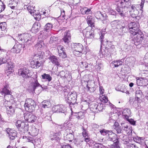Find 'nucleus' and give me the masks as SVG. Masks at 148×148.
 Returning a JSON list of instances; mask_svg holds the SVG:
<instances>
[{
    "label": "nucleus",
    "instance_id": "f257e3e1",
    "mask_svg": "<svg viewBox=\"0 0 148 148\" xmlns=\"http://www.w3.org/2000/svg\"><path fill=\"white\" fill-rule=\"evenodd\" d=\"M108 140L113 142V144L111 145V148H120L119 145V138L116 134L111 131L109 132Z\"/></svg>",
    "mask_w": 148,
    "mask_h": 148
},
{
    "label": "nucleus",
    "instance_id": "f03ea898",
    "mask_svg": "<svg viewBox=\"0 0 148 148\" xmlns=\"http://www.w3.org/2000/svg\"><path fill=\"white\" fill-rule=\"evenodd\" d=\"M36 106L35 101L31 99H27L24 105L25 110L30 112L35 110Z\"/></svg>",
    "mask_w": 148,
    "mask_h": 148
},
{
    "label": "nucleus",
    "instance_id": "7ed1b4c3",
    "mask_svg": "<svg viewBox=\"0 0 148 148\" xmlns=\"http://www.w3.org/2000/svg\"><path fill=\"white\" fill-rule=\"evenodd\" d=\"M90 110L94 113L98 112L103 109V104L102 103L94 102L89 106Z\"/></svg>",
    "mask_w": 148,
    "mask_h": 148
},
{
    "label": "nucleus",
    "instance_id": "20e7f679",
    "mask_svg": "<svg viewBox=\"0 0 148 148\" xmlns=\"http://www.w3.org/2000/svg\"><path fill=\"white\" fill-rule=\"evenodd\" d=\"M83 35L88 38L86 41H88V38L92 39L94 38V33L93 30L90 27H88L83 30Z\"/></svg>",
    "mask_w": 148,
    "mask_h": 148
},
{
    "label": "nucleus",
    "instance_id": "39448f33",
    "mask_svg": "<svg viewBox=\"0 0 148 148\" xmlns=\"http://www.w3.org/2000/svg\"><path fill=\"white\" fill-rule=\"evenodd\" d=\"M77 95L75 92H69L65 97V100L69 103H74L76 101Z\"/></svg>",
    "mask_w": 148,
    "mask_h": 148
},
{
    "label": "nucleus",
    "instance_id": "423d86ee",
    "mask_svg": "<svg viewBox=\"0 0 148 148\" xmlns=\"http://www.w3.org/2000/svg\"><path fill=\"white\" fill-rule=\"evenodd\" d=\"M16 126L18 128L23 129L24 132H27L29 130V125L27 122H25L20 120L17 121L15 124Z\"/></svg>",
    "mask_w": 148,
    "mask_h": 148
},
{
    "label": "nucleus",
    "instance_id": "0eeeda50",
    "mask_svg": "<svg viewBox=\"0 0 148 148\" xmlns=\"http://www.w3.org/2000/svg\"><path fill=\"white\" fill-rule=\"evenodd\" d=\"M18 74L23 77L27 78L31 76L32 73L29 70L23 68L19 70Z\"/></svg>",
    "mask_w": 148,
    "mask_h": 148
},
{
    "label": "nucleus",
    "instance_id": "6e6552de",
    "mask_svg": "<svg viewBox=\"0 0 148 148\" xmlns=\"http://www.w3.org/2000/svg\"><path fill=\"white\" fill-rule=\"evenodd\" d=\"M73 132L71 129H67L64 134V139L71 142L74 138Z\"/></svg>",
    "mask_w": 148,
    "mask_h": 148
},
{
    "label": "nucleus",
    "instance_id": "1a4fd4ad",
    "mask_svg": "<svg viewBox=\"0 0 148 148\" xmlns=\"http://www.w3.org/2000/svg\"><path fill=\"white\" fill-rule=\"evenodd\" d=\"M37 77V75H34V77L32 79L31 84L32 88V89L34 91L36 88L41 86L38 82Z\"/></svg>",
    "mask_w": 148,
    "mask_h": 148
},
{
    "label": "nucleus",
    "instance_id": "9d476101",
    "mask_svg": "<svg viewBox=\"0 0 148 148\" xmlns=\"http://www.w3.org/2000/svg\"><path fill=\"white\" fill-rule=\"evenodd\" d=\"M24 117L25 121L30 123L34 122L36 119V117L32 114L25 113Z\"/></svg>",
    "mask_w": 148,
    "mask_h": 148
},
{
    "label": "nucleus",
    "instance_id": "9b49d317",
    "mask_svg": "<svg viewBox=\"0 0 148 148\" xmlns=\"http://www.w3.org/2000/svg\"><path fill=\"white\" fill-rule=\"evenodd\" d=\"M86 83H87L86 86L88 90V91L89 92H93L95 90V83L92 80L88 81L87 82L84 81Z\"/></svg>",
    "mask_w": 148,
    "mask_h": 148
},
{
    "label": "nucleus",
    "instance_id": "f8f14e48",
    "mask_svg": "<svg viewBox=\"0 0 148 148\" xmlns=\"http://www.w3.org/2000/svg\"><path fill=\"white\" fill-rule=\"evenodd\" d=\"M6 132L11 140H14L16 137L17 132L15 130L8 128H7Z\"/></svg>",
    "mask_w": 148,
    "mask_h": 148
},
{
    "label": "nucleus",
    "instance_id": "ddd939ff",
    "mask_svg": "<svg viewBox=\"0 0 148 148\" xmlns=\"http://www.w3.org/2000/svg\"><path fill=\"white\" fill-rule=\"evenodd\" d=\"M136 35V36L134 37V41L138 42L139 44L142 42H145V40L144 39V35L142 32H140Z\"/></svg>",
    "mask_w": 148,
    "mask_h": 148
},
{
    "label": "nucleus",
    "instance_id": "4468645a",
    "mask_svg": "<svg viewBox=\"0 0 148 148\" xmlns=\"http://www.w3.org/2000/svg\"><path fill=\"white\" fill-rule=\"evenodd\" d=\"M31 35L28 33H23L18 34V37L21 40H24L25 42H27L30 41Z\"/></svg>",
    "mask_w": 148,
    "mask_h": 148
},
{
    "label": "nucleus",
    "instance_id": "2eb2a0df",
    "mask_svg": "<svg viewBox=\"0 0 148 148\" xmlns=\"http://www.w3.org/2000/svg\"><path fill=\"white\" fill-rule=\"evenodd\" d=\"M137 84L139 86H146L148 84V80L143 78H139L137 79Z\"/></svg>",
    "mask_w": 148,
    "mask_h": 148
},
{
    "label": "nucleus",
    "instance_id": "dca6fc26",
    "mask_svg": "<svg viewBox=\"0 0 148 148\" xmlns=\"http://www.w3.org/2000/svg\"><path fill=\"white\" fill-rule=\"evenodd\" d=\"M63 105H57L53 107L52 110L54 112L60 113L64 112V109Z\"/></svg>",
    "mask_w": 148,
    "mask_h": 148
},
{
    "label": "nucleus",
    "instance_id": "f3484780",
    "mask_svg": "<svg viewBox=\"0 0 148 148\" xmlns=\"http://www.w3.org/2000/svg\"><path fill=\"white\" fill-rule=\"evenodd\" d=\"M22 47V45L19 43H16L11 49V52L15 53H19L20 52Z\"/></svg>",
    "mask_w": 148,
    "mask_h": 148
},
{
    "label": "nucleus",
    "instance_id": "a211bd4d",
    "mask_svg": "<svg viewBox=\"0 0 148 148\" xmlns=\"http://www.w3.org/2000/svg\"><path fill=\"white\" fill-rule=\"evenodd\" d=\"M100 101H101V102L105 103H108V104H109L112 108H114L115 106L114 105L111 103L109 101L108 102V99L107 96H106L105 95H100Z\"/></svg>",
    "mask_w": 148,
    "mask_h": 148
},
{
    "label": "nucleus",
    "instance_id": "6ab92c4d",
    "mask_svg": "<svg viewBox=\"0 0 148 148\" xmlns=\"http://www.w3.org/2000/svg\"><path fill=\"white\" fill-rule=\"evenodd\" d=\"M82 135L84 137V138L83 139V140L81 141L82 142H83V140H84L87 143L90 141V138L88 137L89 136L88 132L86 130L84 129L83 127V131L82 132Z\"/></svg>",
    "mask_w": 148,
    "mask_h": 148
},
{
    "label": "nucleus",
    "instance_id": "aec40b11",
    "mask_svg": "<svg viewBox=\"0 0 148 148\" xmlns=\"http://www.w3.org/2000/svg\"><path fill=\"white\" fill-rule=\"evenodd\" d=\"M8 62L6 64V67H5L6 70L10 72L13 70V68L14 67V65L13 63L10 60H8Z\"/></svg>",
    "mask_w": 148,
    "mask_h": 148
},
{
    "label": "nucleus",
    "instance_id": "412c9836",
    "mask_svg": "<svg viewBox=\"0 0 148 148\" xmlns=\"http://www.w3.org/2000/svg\"><path fill=\"white\" fill-rule=\"evenodd\" d=\"M25 8H27L28 11L31 14H33L34 12H35L34 10L35 6L33 4H30L27 5H26Z\"/></svg>",
    "mask_w": 148,
    "mask_h": 148
},
{
    "label": "nucleus",
    "instance_id": "4be33fe9",
    "mask_svg": "<svg viewBox=\"0 0 148 148\" xmlns=\"http://www.w3.org/2000/svg\"><path fill=\"white\" fill-rule=\"evenodd\" d=\"M40 28V24L35 23L33 24L31 30L33 33H36L38 32Z\"/></svg>",
    "mask_w": 148,
    "mask_h": 148
},
{
    "label": "nucleus",
    "instance_id": "5701e85b",
    "mask_svg": "<svg viewBox=\"0 0 148 148\" xmlns=\"http://www.w3.org/2000/svg\"><path fill=\"white\" fill-rule=\"evenodd\" d=\"M45 47V44L42 41H40L35 45V47L38 50H42Z\"/></svg>",
    "mask_w": 148,
    "mask_h": 148
},
{
    "label": "nucleus",
    "instance_id": "b1692460",
    "mask_svg": "<svg viewBox=\"0 0 148 148\" xmlns=\"http://www.w3.org/2000/svg\"><path fill=\"white\" fill-rule=\"evenodd\" d=\"M31 128L29 132L33 136H35L37 135L38 132V130L35 127V126L31 127Z\"/></svg>",
    "mask_w": 148,
    "mask_h": 148
},
{
    "label": "nucleus",
    "instance_id": "393cba45",
    "mask_svg": "<svg viewBox=\"0 0 148 148\" xmlns=\"http://www.w3.org/2000/svg\"><path fill=\"white\" fill-rule=\"evenodd\" d=\"M133 139L134 141L141 145L143 144L144 142V138L143 137L137 136L134 137Z\"/></svg>",
    "mask_w": 148,
    "mask_h": 148
},
{
    "label": "nucleus",
    "instance_id": "a878e982",
    "mask_svg": "<svg viewBox=\"0 0 148 148\" xmlns=\"http://www.w3.org/2000/svg\"><path fill=\"white\" fill-rule=\"evenodd\" d=\"M5 106L7 109V112L8 114H9L10 115H12L14 112V108H13L12 106Z\"/></svg>",
    "mask_w": 148,
    "mask_h": 148
},
{
    "label": "nucleus",
    "instance_id": "bb28decb",
    "mask_svg": "<svg viewBox=\"0 0 148 148\" xmlns=\"http://www.w3.org/2000/svg\"><path fill=\"white\" fill-rule=\"evenodd\" d=\"M9 86L7 85L4 86V88H3L1 91V93L3 95V94L4 95H9L10 94V91L8 89Z\"/></svg>",
    "mask_w": 148,
    "mask_h": 148
},
{
    "label": "nucleus",
    "instance_id": "cd10ccee",
    "mask_svg": "<svg viewBox=\"0 0 148 148\" xmlns=\"http://www.w3.org/2000/svg\"><path fill=\"white\" fill-rule=\"evenodd\" d=\"M49 60L53 63L59 66V61L58 59L56 56H50L49 58Z\"/></svg>",
    "mask_w": 148,
    "mask_h": 148
},
{
    "label": "nucleus",
    "instance_id": "c85d7f7f",
    "mask_svg": "<svg viewBox=\"0 0 148 148\" xmlns=\"http://www.w3.org/2000/svg\"><path fill=\"white\" fill-rule=\"evenodd\" d=\"M107 17L108 16L105 13L103 14L102 13L101 20L103 24H106L108 22V20L107 19Z\"/></svg>",
    "mask_w": 148,
    "mask_h": 148
},
{
    "label": "nucleus",
    "instance_id": "c756f323",
    "mask_svg": "<svg viewBox=\"0 0 148 148\" xmlns=\"http://www.w3.org/2000/svg\"><path fill=\"white\" fill-rule=\"evenodd\" d=\"M70 34L67 33L64 35V37L63 38V40L65 43L68 44L70 42Z\"/></svg>",
    "mask_w": 148,
    "mask_h": 148
},
{
    "label": "nucleus",
    "instance_id": "7c9ffc66",
    "mask_svg": "<svg viewBox=\"0 0 148 148\" xmlns=\"http://www.w3.org/2000/svg\"><path fill=\"white\" fill-rule=\"evenodd\" d=\"M42 108H48L51 106V104L49 101L45 100L42 103Z\"/></svg>",
    "mask_w": 148,
    "mask_h": 148
},
{
    "label": "nucleus",
    "instance_id": "2f4dec72",
    "mask_svg": "<svg viewBox=\"0 0 148 148\" xmlns=\"http://www.w3.org/2000/svg\"><path fill=\"white\" fill-rule=\"evenodd\" d=\"M129 28H134L139 29V25L138 23L136 22H132L128 25Z\"/></svg>",
    "mask_w": 148,
    "mask_h": 148
},
{
    "label": "nucleus",
    "instance_id": "473e14b6",
    "mask_svg": "<svg viewBox=\"0 0 148 148\" xmlns=\"http://www.w3.org/2000/svg\"><path fill=\"white\" fill-rule=\"evenodd\" d=\"M83 46L80 43H78L76 49L74 50V52H77L78 53H81L83 49Z\"/></svg>",
    "mask_w": 148,
    "mask_h": 148
},
{
    "label": "nucleus",
    "instance_id": "72a5a7b5",
    "mask_svg": "<svg viewBox=\"0 0 148 148\" xmlns=\"http://www.w3.org/2000/svg\"><path fill=\"white\" fill-rule=\"evenodd\" d=\"M122 62L119 60L114 61L111 63V65L113 67H117L119 66L122 64Z\"/></svg>",
    "mask_w": 148,
    "mask_h": 148
},
{
    "label": "nucleus",
    "instance_id": "f704fd0d",
    "mask_svg": "<svg viewBox=\"0 0 148 148\" xmlns=\"http://www.w3.org/2000/svg\"><path fill=\"white\" fill-rule=\"evenodd\" d=\"M80 11L81 13L83 14H88L90 13L91 12V10L87 8L84 7L81 9Z\"/></svg>",
    "mask_w": 148,
    "mask_h": 148
},
{
    "label": "nucleus",
    "instance_id": "c9c22d12",
    "mask_svg": "<svg viewBox=\"0 0 148 148\" xmlns=\"http://www.w3.org/2000/svg\"><path fill=\"white\" fill-rule=\"evenodd\" d=\"M143 96V95L141 91L140 90H137L136 91V97L137 100L138 101L140 100L141 98Z\"/></svg>",
    "mask_w": 148,
    "mask_h": 148
},
{
    "label": "nucleus",
    "instance_id": "e433bc0d",
    "mask_svg": "<svg viewBox=\"0 0 148 148\" xmlns=\"http://www.w3.org/2000/svg\"><path fill=\"white\" fill-rule=\"evenodd\" d=\"M53 27V25L50 23H47L45 26L44 30L47 32H49Z\"/></svg>",
    "mask_w": 148,
    "mask_h": 148
},
{
    "label": "nucleus",
    "instance_id": "4c0bfd02",
    "mask_svg": "<svg viewBox=\"0 0 148 148\" xmlns=\"http://www.w3.org/2000/svg\"><path fill=\"white\" fill-rule=\"evenodd\" d=\"M107 45L108 46L107 47H106L109 49L110 51H111L112 52L114 51H115V49L114 45H112L111 43L110 42H108L107 41Z\"/></svg>",
    "mask_w": 148,
    "mask_h": 148
},
{
    "label": "nucleus",
    "instance_id": "58836bf2",
    "mask_svg": "<svg viewBox=\"0 0 148 148\" xmlns=\"http://www.w3.org/2000/svg\"><path fill=\"white\" fill-rule=\"evenodd\" d=\"M41 76L42 79H46L48 82H50L52 80V77L49 74L44 73Z\"/></svg>",
    "mask_w": 148,
    "mask_h": 148
},
{
    "label": "nucleus",
    "instance_id": "ea45409f",
    "mask_svg": "<svg viewBox=\"0 0 148 148\" xmlns=\"http://www.w3.org/2000/svg\"><path fill=\"white\" fill-rule=\"evenodd\" d=\"M123 9V8L120 7L119 6H117L116 9V11L119 13L121 16L122 17H124L125 16Z\"/></svg>",
    "mask_w": 148,
    "mask_h": 148
},
{
    "label": "nucleus",
    "instance_id": "a19ab883",
    "mask_svg": "<svg viewBox=\"0 0 148 148\" xmlns=\"http://www.w3.org/2000/svg\"><path fill=\"white\" fill-rule=\"evenodd\" d=\"M41 65V64L38 61L35 62L33 61L31 62V66L33 68L36 69L40 66Z\"/></svg>",
    "mask_w": 148,
    "mask_h": 148
},
{
    "label": "nucleus",
    "instance_id": "79ce46f5",
    "mask_svg": "<svg viewBox=\"0 0 148 148\" xmlns=\"http://www.w3.org/2000/svg\"><path fill=\"white\" fill-rule=\"evenodd\" d=\"M8 60H10L8 58V56H4L0 58V62H1V64L3 63H7Z\"/></svg>",
    "mask_w": 148,
    "mask_h": 148
},
{
    "label": "nucleus",
    "instance_id": "37998d69",
    "mask_svg": "<svg viewBox=\"0 0 148 148\" xmlns=\"http://www.w3.org/2000/svg\"><path fill=\"white\" fill-rule=\"evenodd\" d=\"M130 33L133 35L135 36L138 33L139 29L134 28H129Z\"/></svg>",
    "mask_w": 148,
    "mask_h": 148
},
{
    "label": "nucleus",
    "instance_id": "c03bdc74",
    "mask_svg": "<svg viewBox=\"0 0 148 148\" xmlns=\"http://www.w3.org/2000/svg\"><path fill=\"white\" fill-rule=\"evenodd\" d=\"M131 10L130 12L131 14L133 15V16L134 17V16H136L137 15L138 11L136 9L134 8L133 6L131 7Z\"/></svg>",
    "mask_w": 148,
    "mask_h": 148
},
{
    "label": "nucleus",
    "instance_id": "a18cd8bd",
    "mask_svg": "<svg viewBox=\"0 0 148 148\" xmlns=\"http://www.w3.org/2000/svg\"><path fill=\"white\" fill-rule=\"evenodd\" d=\"M58 135V134L57 133L53 134V135L51 136V139L52 140H59Z\"/></svg>",
    "mask_w": 148,
    "mask_h": 148
},
{
    "label": "nucleus",
    "instance_id": "49530a36",
    "mask_svg": "<svg viewBox=\"0 0 148 148\" xmlns=\"http://www.w3.org/2000/svg\"><path fill=\"white\" fill-rule=\"evenodd\" d=\"M35 12H34V13L33 14H31L33 16L34 18L37 21H39L41 17V14L37 13H35L34 14Z\"/></svg>",
    "mask_w": 148,
    "mask_h": 148
},
{
    "label": "nucleus",
    "instance_id": "de8ad7c7",
    "mask_svg": "<svg viewBox=\"0 0 148 148\" xmlns=\"http://www.w3.org/2000/svg\"><path fill=\"white\" fill-rule=\"evenodd\" d=\"M122 127L123 130H125L126 131V132L127 134L129 133L130 132H132V129L131 127H129V131H128L127 129H128L129 127L128 126V125L126 124H125Z\"/></svg>",
    "mask_w": 148,
    "mask_h": 148
},
{
    "label": "nucleus",
    "instance_id": "09e8293b",
    "mask_svg": "<svg viewBox=\"0 0 148 148\" xmlns=\"http://www.w3.org/2000/svg\"><path fill=\"white\" fill-rule=\"evenodd\" d=\"M5 8V6L3 2L0 0V12L3 11Z\"/></svg>",
    "mask_w": 148,
    "mask_h": 148
},
{
    "label": "nucleus",
    "instance_id": "8fccbe9b",
    "mask_svg": "<svg viewBox=\"0 0 148 148\" xmlns=\"http://www.w3.org/2000/svg\"><path fill=\"white\" fill-rule=\"evenodd\" d=\"M0 28L2 30H5L6 29V23L4 22L0 23Z\"/></svg>",
    "mask_w": 148,
    "mask_h": 148
},
{
    "label": "nucleus",
    "instance_id": "3c124183",
    "mask_svg": "<svg viewBox=\"0 0 148 148\" xmlns=\"http://www.w3.org/2000/svg\"><path fill=\"white\" fill-rule=\"evenodd\" d=\"M123 114H126L127 115H130L131 111L130 109L126 108L124 109L122 112Z\"/></svg>",
    "mask_w": 148,
    "mask_h": 148
},
{
    "label": "nucleus",
    "instance_id": "603ef678",
    "mask_svg": "<svg viewBox=\"0 0 148 148\" xmlns=\"http://www.w3.org/2000/svg\"><path fill=\"white\" fill-rule=\"evenodd\" d=\"M110 131L108 130H107L105 129H103L102 130L100 131V132L101 135H106L107 134H109V132Z\"/></svg>",
    "mask_w": 148,
    "mask_h": 148
},
{
    "label": "nucleus",
    "instance_id": "864d4df0",
    "mask_svg": "<svg viewBox=\"0 0 148 148\" xmlns=\"http://www.w3.org/2000/svg\"><path fill=\"white\" fill-rule=\"evenodd\" d=\"M84 114L82 112H79L77 114L76 116L78 119H82L84 116Z\"/></svg>",
    "mask_w": 148,
    "mask_h": 148
},
{
    "label": "nucleus",
    "instance_id": "5fc2aeb1",
    "mask_svg": "<svg viewBox=\"0 0 148 148\" xmlns=\"http://www.w3.org/2000/svg\"><path fill=\"white\" fill-rule=\"evenodd\" d=\"M102 13L100 12H97L95 14V16L97 19L101 20Z\"/></svg>",
    "mask_w": 148,
    "mask_h": 148
},
{
    "label": "nucleus",
    "instance_id": "6e6d98bb",
    "mask_svg": "<svg viewBox=\"0 0 148 148\" xmlns=\"http://www.w3.org/2000/svg\"><path fill=\"white\" fill-rule=\"evenodd\" d=\"M93 147L94 148H102L103 146L101 144L96 143L94 144Z\"/></svg>",
    "mask_w": 148,
    "mask_h": 148
},
{
    "label": "nucleus",
    "instance_id": "4d7b16f0",
    "mask_svg": "<svg viewBox=\"0 0 148 148\" xmlns=\"http://www.w3.org/2000/svg\"><path fill=\"white\" fill-rule=\"evenodd\" d=\"M89 21V22H87V23L89 26V27H90L91 28H92V27H95V25L94 21L92 19V20L90 21Z\"/></svg>",
    "mask_w": 148,
    "mask_h": 148
},
{
    "label": "nucleus",
    "instance_id": "13d9d810",
    "mask_svg": "<svg viewBox=\"0 0 148 148\" xmlns=\"http://www.w3.org/2000/svg\"><path fill=\"white\" fill-rule=\"evenodd\" d=\"M58 40V38L55 36L51 37L50 39V42L51 43L55 42Z\"/></svg>",
    "mask_w": 148,
    "mask_h": 148
},
{
    "label": "nucleus",
    "instance_id": "bf43d9fd",
    "mask_svg": "<svg viewBox=\"0 0 148 148\" xmlns=\"http://www.w3.org/2000/svg\"><path fill=\"white\" fill-rule=\"evenodd\" d=\"M99 91L100 93V96L103 95V94L104 93V90L103 89V87L100 86L99 87Z\"/></svg>",
    "mask_w": 148,
    "mask_h": 148
},
{
    "label": "nucleus",
    "instance_id": "052dcab7",
    "mask_svg": "<svg viewBox=\"0 0 148 148\" xmlns=\"http://www.w3.org/2000/svg\"><path fill=\"white\" fill-rule=\"evenodd\" d=\"M12 2L13 3L11 5L10 4H9V6L12 9H14L15 7V5H16L17 3L14 1H13Z\"/></svg>",
    "mask_w": 148,
    "mask_h": 148
},
{
    "label": "nucleus",
    "instance_id": "680f3d73",
    "mask_svg": "<svg viewBox=\"0 0 148 148\" xmlns=\"http://www.w3.org/2000/svg\"><path fill=\"white\" fill-rule=\"evenodd\" d=\"M131 124L135 125V121H134L132 119H130L128 120V121Z\"/></svg>",
    "mask_w": 148,
    "mask_h": 148
},
{
    "label": "nucleus",
    "instance_id": "e2e57ef3",
    "mask_svg": "<svg viewBox=\"0 0 148 148\" xmlns=\"http://www.w3.org/2000/svg\"><path fill=\"white\" fill-rule=\"evenodd\" d=\"M105 30H102L101 32V35L100 36V38L102 39L103 38V37L105 35Z\"/></svg>",
    "mask_w": 148,
    "mask_h": 148
},
{
    "label": "nucleus",
    "instance_id": "0e129e2a",
    "mask_svg": "<svg viewBox=\"0 0 148 148\" xmlns=\"http://www.w3.org/2000/svg\"><path fill=\"white\" fill-rule=\"evenodd\" d=\"M113 128L115 129L119 127V124L118 122H115L114 125L113 126Z\"/></svg>",
    "mask_w": 148,
    "mask_h": 148
},
{
    "label": "nucleus",
    "instance_id": "69168bd1",
    "mask_svg": "<svg viewBox=\"0 0 148 148\" xmlns=\"http://www.w3.org/2000/svg\"><path fill=\"white\" fill-rule=\"evenodd\" d=\"M77 45L78 43H73L71 44V46L72 48L76 49Z\"/></svg>",
    "mask_w": 148,
    "mask_h": 148
},
{
    "label": "nucleus",
    "instance_id": "338daca9",
    "mask_svg": "<svg viewBox=\"0 0 148 148\" xmlns=\"http://www.w3.org/2000/svg\"><path fill=\"white\" fill-rule=\"evenodd\" d=\"M128 148H138V147L135 145L131 144L128 146Z\"/></svg>",
    "mask_w": 148,
    "mask_h": 148
},
{
    "label": "nucleus",
    "instance_id": "774afa93",
    "mask_svg": "<svg viewBox=\"0 0 148 148\" xmlns=\"http://www.w3.org/2000/svg\"><path fill=\"white\" fill-rule=\"evenodd\" d=\"M65 72L64 71H62L61 72H60V75L62 77H65V78L66 77V75H64Z\"/></svg>",
    "mask_w": 148,
    "mask_h": 148
}]
</instances>
